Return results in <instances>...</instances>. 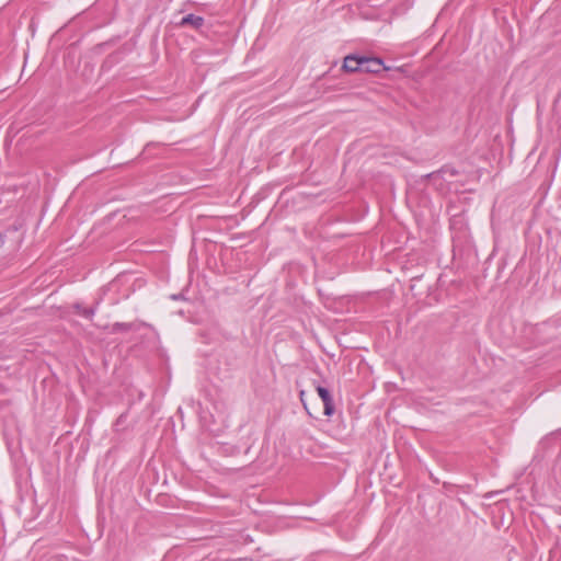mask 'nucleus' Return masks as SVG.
<instances>
[{
    "label": "nucleus",
    "instance_id": "1",
    "mask_svg": "<svg viewBox=\"0 0 561 561\" xmlns=\"http://www.w3.org/2000/svg\"><path fill=\"white\" fill-rule=\"evenodd\" d=\"M385 69L383 62L379 58L362 57V72L378 73Z\"/></svg>",
    "mask_w": 561,
    "mask_h": 561
},
{
    "label": "nucleus",
    "instance_id": "2",
    "mask_svg": "<svg viewBox=\"0 0 561 561\" xmlns=\"http://www.w3.org/2000/svg\"><path fill=\"white\" fill-rule=\"evenodd\" d=\"M317 392L323 402L324 414L327 416H331L334 413V405L329 390L324 387L319 386L317 387Z\"/></svg>",
    "mask_w": 561,
    "mask_h": 561
},
{
    "label": "nucleus",
    "instance_id": "3",
    "mask_svg": "<svg viewBox=\"0 0 561 561\" xmlns=\"http://www.w3.org/2000/svg\"><path fill=\"white\" fill-rule=\"evenodd\" d=\"M362 57L358 56H346L344 58L343 68L348 72L360 71Z\"/></svg>",
    "mask_w": 561,
    "mask_h": 561
},
{
    "label": "nucleus",
    "instance_id": "4",
    "mask_svg": "<svg viewBox=\"0 0 561 561\" xmlns=\"http://www.w3.org/2000/svg\"><path fill=\"white\" fill-rule=\"evenodd\" d=\"M79 313L82 314L85 318H91L94 313L92 309L82 308L81 306H77Z\"/></svg>",
    "mask_w": 561,
    "mask_h": 561
},
{
    "label": "nucleus",
    "instance_id": "5",
    "mask_svg": "<svg viewBox=\"0 0 561 561\" xmlns=\"http://www.w3.org/2000/svg\"><path fill=\"white\" fill-rule=\"evenodd\" d=\"M202 18H196L194 15H187L186 18L183 19V23H187V22H194L196 25H199L202 23Z\"/></svg>",
    "mask_w": 561,
    "mask_h": 561
},
{
    "label": "nucleus",
    "instance_id": "6",
    "mask_svg": "<svg viewBox=\"0 0 561 561\" xmlns=\"http://www.w3.org/2000/svg\"><path fill=\"white\" fill-rule=\"evenodd\" d=\"M299 396H300V400H301V402H302L304 407L307 409V405H306V402H305V391H304V390H301V391H300V393H299Z\"/></svg>",
    "mask_w": 561,
    "mask_h": 561
}]
</instances>
